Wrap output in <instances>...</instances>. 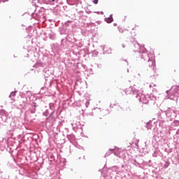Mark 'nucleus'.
<instances>
[{
  "label": "nucleus",
  "mask_w": 179,
  "mask_h": 179,
  "mask_svg": "<svg viewBox=\"0 0 179 179\" xmlns=\"http://www.w3.org/2000/svg\"><path fill=\"white\" fill-rule=\"evenodd\" d=\"M141 62H148V66L152 69H155L156 64L154 62L155 55L153 53L143 52L140 55Z\"/></svg>",
  "instance_id": "1"
},
{
  "label": "nucleus",
  "mask_w": 179,
  "mask_h": 179,
  "mask_svg": "<svg viewBox=\"0 0 179 179\" xmlns=\"http://www.w3.org/2000/svg\"><path fill=\"white\" fill-rule=\"evenodd\" d=\"M166 94L169 96L167 99H170V100H176L177 103L179 97V87L173 85L170 90L166 91Z\"/></svg>",
  "instance_id": "2"
},
{
  "label": "nucleus",
  "mask_w": 179,
  "mask_h": 179,
  "mask_svg": "<svg viewBox=\"0 0 179 179\" xmlns=\"http://www.w3.org/2000/svg\"><path fill=\"white\" fill-rule=\"evenodd\" d=\"M114 153L115 156H117V157H121V150H113V149H109L108 152H106L105 155V157H107L108 156H110L111 153Z\"/></svg>",
  "instance_id": "3"
},
{
  "label": "nucleus",
  "mask_w": 179,
  "mask_h": 179,
  "mask_svg": "<svg viewBox=\"0 0 179 179\" xmlns=\"http://www.w3.org/2000/svg\"><path fill=\"white\" fill-rule=\"evenodd\" d=\"M134 51H137L138 52H146V48H145L143 46H141L138 42H136L134 43Z\"/></svg>",
  "instance_id": "4"
},
{
  "label": "nucleus",
  "mask_w": 179,
  "mask_h": 179,
  "mask_svg": "<svg viewBox=\"0 0 179 179\" xmlns=\"http://www.w3.org/2000/svg\"><path fill=\"white\" fill-rule=\"evenodd\" d=\"M165 115L168 118H174V117H176V110L172 108H169L165 111Z\"/></svg>",
  "instance_id": "5"
},
{
  "label": "nucleus",
  "mask_w": 179,
  "mask_h": 179,
  "mask_svg": "<svg viewBox=\"0 0 179 179\" xmlns=\"http://www.w3.org/2000/svg\"><path fill=\"white\" fill-rule=\"evenodd\" d=\"M125 94H136L138 90H135L133 87H129L127 89L124 90Z\"/></svg>",
  "instance_id": "6"
},
{
  "label": "nucleus",
  "mask_w": 179,
  "mask_h": 179,
  "mask_svg": "<svg viewBox=\"0 0 179 179\" xmlns=\"http://www.w3.org/2000/svg\"><path fill=\"white\" fill-rule=\"evenodd\" d=\"M136 97V99H138L139 100V101L143 103V104H148V103H149V100L148 99H146L145 95L141 96L139 94H137Z\"/></svg>",
  "instance_id": "7"
},
{
  "label": "nucleus",
  "mask_w": 179,
  "mask_h": 179,
  "mask_svg": "<svg viewBox=\"0 0 179 179\" xmlns=\"http://www.w3.org/2000/svg\"><path fill=\"white\" fill-rule=\"evenodd\" d=\"M111 170L112 171L116 173V174H120V173H122V171L120 170V168H118V166H112Z\"/></svg>",
  "instance_id": "8"
},
{
  "label": "nucleus",
  "mask_w": 179,
  "mask_h": 179,
  "mask_svg": "<svg viewBox=\"0 0 179 179\" xmlns=\"http://www.w3.org/2000/svg\"><path fill=\"white\" fill-rule=\"evenodd\" d=\"M49 107L50 108V110H52V112L49 116V118H54V103H50L49 104Z\"/></svg>",
  "instance_id": "9"
},
{
  "label": "nucleus",
  "mask_w": 179,
  "mask_h": 179,
  "mask_svg": "<svg viewBox=\"0 0 179 179\" xmlns=\"http://www.w3.org/2000/svg\"><path fill=\"white\" fill-rule=\"evenodd\" d=\"M48 36L50 40H55V38H57V35H55V32L50 31Z\"/></svg>",
  "instance_id": "10"
},
{
  "label": "nucleus",
  "mask_w": 179,
  "mask_h": 179,
  "mask_svg": "<svg viewBox=\"0 0 179 179\" xmlns=\"http://www.w3.org/2000/svg\"><path fill=\"white\" fill-rule=\"evenodd\" d=\"M16 93H17V91H14L12 92L9 95V97L12 100V101H15V96H16Z\"/></svg>",
  "instance_id": "11"
},
{
  "label": "nucleus",
  "mask_w": 179,
  "mask_h": 179,
  "mask_svg": "<svg viewBox=\"0 0 179 179\" xmlns=\"http://www.w3.org/2000/svg\"><path fill=\"white\" fill-rule=\"evenodd\" d=\"M113 16L112 15H110L109 17L106 18V22H108V23H112V22H113Z\"/></svg>",
  "instance_id": "12"
},
{
  "label": "nucleus",
  "mask_w": 179,
  "mask_h": 179,
  "mask_svg": "<svg viewBox=\"0 0 179 179\" xmlns=\"http://www.w3.org/2000/svg\"><path fill=\"white\" fill-rule=\"evenodd\" d=\"M99 55V52L96 50H94L92 52V57H97Z\"/></svg>",
  "instance_id": "13"
},
{
  "label": "nucleus",
  "mask_w": 179,
  "mask_h": 179,
  "mask_svg": "<svg viewBox=\"0 0 179 179\" xmlns=\"http://www.w3.org/2000/svg\"><path fill=\"white\" fill-rule=\"evenodd\" d=\"M173 125H174V127H179V121L178 120H174L173 121Z\"/></svg>",
  "instance_id": "14"
},
{
  "label": "nucleus",
  "mask_w": 179,
  "mask_h": 179,
  "mask_svg": "<svg viewBox=\"0 0 179 179\" xmlns=\"http://www.w3.org/2000/svg\"><path fill=\"white\" fill-rule=\"evenodd\" d=\"M169 166H170V163L165 162L164 167V169H167L169 167Z\"/></svg>",
  "instance_id": "15"
},
{
  "label": "nucleus",
  "mask_w": 179,
  "mask_h": 179,
  "mask_svg": "<svg viewBox=\"0 0 179 179\" xmlns=\"http://www.w3.org/2000/svg\"><path fill=\"white\" fill-rule=\"evenodd\" d=\"M90 104V101L87 100L85 102V107L87 108V107H89Z\"/></svg>",
  "instance_id": "16"
},
{
  "label": "nucleus",
  "mask_w": 179,
  "mask_h": 179,
  "mask_svg": "<svg viewBox=\"0 0 179 179\" xmlns=\"http://www.w3.org/2000/svg\"><path fill=\"white\" fill-rule=\"evenodd\" d=\"M71 127H73V129H78V127L76 124H75V123H71Z\"/></svg>",
  "instance_id": "17"
},
{
  "label": "nucleus",
  "mask_w": 179,
  "mask_h": 179,
  "mask_svg": "<svg viewBox=\"0 0 179 179\" xmlns=\"http://www.w3.org/2000/svg\"><path fill=\"white\" fill-rule=\"evenodd\" d=\"M117 29H118L120 33H124V29H122V28H121L120 27H118Z\"/></svg>",
  "instance_id": "18"
},
{
  "label": "nucleus",
  "mask_w": 179,
  "mask_h": 179,
  "mask_svg": "<svg viewBox=\"0 0 179 179\" xmlns=\"http://www.w3.org/2000/svg\"><path fill=\"white\" fill-rule=\"evenodd\" d=\"M145 127L147 128V129H152V126H149V123L146 124Z\"/></svg>",
  "instance_id": "19"
},
{
  "label": "nucleus",
  "mask_w": 179,
  "mask_h": 179,
  "mask_svg": "<svg viewBox=\"0 0 179 179\" xmlns=\"http://www.w3.org/2000/svg\"><path fill=\"white\" fill-rule=\"evenodd\" d=\"M93 3L97 4L99 3V0H93Z\"/></svg>",
  "instance_id": "20"
},
{
  "label": "nucleus",
  "mask_w": 179,
  "mask_h": 179,
  "mask_svg": "<svg viewBox=\"0 0 179 179\" xmlns=\"http://www.w3.org/2000/svg\"><path fill=\"white\" fill-rule=\"evenodd\" d=\"M26 30H31V26H29L28 28H26Z\"/></svg>",
  "instance_id": "21"
},
{
  "label": "nucleus",
  "mask_w": 179,
  "mask_h": 179,
  "mask_svg": "<svg viewBox=\"0 0 179 179\" xmlns=\"http://www.w3.org/2000/svg\"><path fill=\"white\" fill-rule=\"evenodd\" d=\"M97 68H101V64H96Z\"/></svg>",
  "instance_id": "22"
},
{
  "label": "nucleus",
  "mask_w": 179,
  "mask_h": 179,
  "mask_svg": "<svg viewBox=\"0 0 179 179\" xmlns=\"http://www.w3.org/2000/svg\"><path fill=\"white\" fill-rule=\"evenodd\" d=\"M35 112H36V108L32 109V110H31V113H34Z\"/></svg>",
  "instance_id": "23"
},
{
  "label": "nucleus",
  "mask_w": 179,
  "mask_h": 179,
  "mask_svg": "<svg viewBox=\"0 0 179 179\" xmlns=\"http://www.w3.org/2000/svg\"><path fill=\"white\" fill-rule=\"evenodd\" d=\"M32 106L34 107V108H36V107H37V105H36V103H33Z\"/></svg>",
  "instance_id": "24"
},
{
  "label": "nucleus",
  "mask_w": 179,
  "mask_h": 179,
  "mask_svg": "<svg viewBox=\"0 0 179 179\" xmlns=\"http://www.w3.org/2000/svg\"><path fill=\"white\" fill-rule=\"evenodd\" d=\"M122 48H125V44H122Z\"/></svg>",
  "instance_id": "25"
},
{
  "label": "nucleus",
  "mask_w": 179,
  "mask_h": 179,
  "mask_svg": "<svg viewBox=\"0 0 179 179\" xmlns=\"http://www.w3.org/2000/svg\"><path fill=\"white\" fill-rule=\"evenodd\" d=\"M43 40H44L45 41H47V38L43 37Z\"/></svg>",
  "instance_id": "26"
},
{
  "label": "nucleus",
  "mask_w": 179,
  "mask_h": 179,
  "mask_svg": "<svg viewBox=\"0 0 179 179\" xmlns=\"http://www.w3.org/2000/svg\"><path fill=\"white\" fill-rule=\"evenodd\" d=\"M43 115H45V117H47V113H44Z\"/></svg>",
  "instance_id": "27"
},
{
  "label": "nucleus",
  "mask_w": 179,
  "mask_h": 179,
  "mask_svg": "<svg viewBox=\"0 0 179 179\" xmlns=\"http://www.w3.org/2000/svg\"><path fill=\"white\" fill-rule=\"evenodd\" d=\"M113 26L116 27V26H117V24H116V23H114V24H113Z\"/></svg>",
  "instance_id": "28"
},
{
  "label": "nucleus",
  "mask_w": 179,
  "mask_h": 179,
  "mask_svg": "<svg viewBox=\"0 0 179 179\" xmlns=\"http://www.w3.org/2000/svg\"><path fill=\"white\" fill-rule=\"evenodd\" d=\"M43 36H47V33H43Z\"/></svg>",
  "instance_id": "29"
},
{
  "label": "nucleus",
  "mask_w": 179,
  "mask_h": 179,
  "mask_svg": "<svg viewBox=\"0 0 179 179\" xmlns=\"http://www.w3.org/2000/svg\"><path fill=\"white\" fill-rule=\"evenodd\" d=\"M158 115L160 117V115H162V113H159Z\"/></svg>",
  "instance_id": "30"
},
{
  "label": "nucleus",
  "mask_w": 179,
  "mask_h": 179,
  "mask_svg": "<svg viewBox=\"0 0 179 179\" xmlns=\"http://www.w3.org/2000/svg\"><path fill=\"white\" fill-rule=\"evenodd\" d=\"M62 43H64V39L62 40V44H63Z\"/></svg>",
  "instance_id": "31"
},
{
  "label": "nucleus",
  "mask_w": 179,
  "mask_h": 179,
  "mask_svg": "<svg viewBox=\"0 0 179 179\" xmlns=\"http://www.w3.org/2000/svg\"><path fill=\"white\" fill-rule=\"evenodd\" d=\"M90 115H93V113H90Z\"/></svg>",
  "instance_id": "32"
},
{
  "label": "nucleus",
  "mask_w": 179,
  "mask_h": 179,
  "mask_svg": "<svg viewBox=\"0 0 179 179\" xmlns=\"http://www.w3.org/2000/svg\"><path fill=\"white\" fill-rule=\"evenodd\" d=\"M110 107H113V105L110 104Z\"/></svg>",
  "instance_id": "33"
},
{
  "label": "nucleus",
  "mask_w": 179,
  "mask_h": 179,
  "mask_svg": "<svg viewBox=\"0 0 179 179\" xmlns=\"http://www.w3.org/2000/svg\"><path fill=\"white\" fill-rule=\"evenodd\" d=\"M101 47H103V50H104V47L103 46H101Z\"/></svg>",
  "instance_id": "34"
},
{
  "label": "nucleus",
  "mask_w": 179,
  "mask_h": 179,
  "mask_svg": "<svg viewBox=\"0 0 179 179\" xmlns=\"http://www.w3.org/2000/svg\"><path fill=\"white\" fill-rule=\"evenodd\" d=\"M22 26L24 27V25L22 24Z\"/></svg>",
  "instance_id": "35"
},
{
  "label": "nucleus",
  "mask_w": 179,
  "mask_h": 179,
  "mask_svg": "<svg viewBox=\"0 0 179 179\" xmlns=\"http://www.w3.org/2000/svg\"><path fill=\"white\" fill-rule=\"evenodd\" d=\"M52 2H54V1H55V0H52Z\"/></svg>",
  "instance_id": "36"
}]
</instances>
